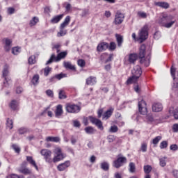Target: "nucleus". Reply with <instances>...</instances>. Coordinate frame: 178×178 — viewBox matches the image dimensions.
<instances>
[{
  "instance_id": "nucleus-27",
  "label": "nucleus",
  "mask_w": 178,
  "mask_h": 178,
  "mask_svg": "<svg viewBox=\"0 0 178 178\" xmlns=\"http://www.w3.org/2000/svg\"><path fill=\"white\" fill-rule=\"evenodd\" d=\"M63 114V109L62 105L58 104L56 106L55 115L56 116H62Z\"/></svg>"
},
{
  "instance_id": "nucleus-42",
  "label": "nucleus",
  "mask_w": 178,
  "mask_h": 178,
  "mask_svg": "<svg viewBox=\"0 0 178 178\" xmlns=\"http://www.w3.org/2000/svg\"><path fill=\"white\" fill-rule=\"evenodd\" d=\"M152 170V167H151L150 165H147L144 166L145 173H147L148 175L149 173H151Z\"/></svg>"
},
{
  "instance_id": "nucleus-50",
  "label": "nucleus",
  "mask_w": 178,
  "mask_h": 178,
  "mask_svg": "<svg viewBox=\"0 0 178 178\" xmlns=\"http://www.w3.org/2000/svg\"><path fill=\"white\" fill-rule=\"evenodd\" d=\"M29 63L30 65H34L35 63V56H31L29 58Z\"/></svg>"
},
{
  "instance_id": "nucleus-25",
  "label": "nucleus",
  "mask_w": 178,
  "mask_h": 178,
  "mask_svg": "<svg viewBox=\"0 0 178 178\" xmlns=\"http://www.w3.org/2000/svg\"><path fill=\"white\" fill-rule=\"evenodd\" d=\"M139 58L144 59L145 58V44H142L140 48Z\"/></svg>"
},
{
  "instance_id": "nucleus-58",
  "label": "nucleus",
  "mask_w": 178,
  "mask_h": 178,
  "mask_svg": "<svg viewBox=\"0 0 178 178\" xmlns=\"http://www.w3.org/2000/svg\"><path fill=\"white\" fill-rule=\"evenodd\" d=\"M146 119L147 120H148V122H150V123H152V122H154V117H152V115L151 114H148L146 116Z\"/></svg>"
},
{
  "instance_id": "nucleus-46",
  "label": "nucleus",
  "mask_w": 178,
  "mask_h": 178,
  "mask_svg": "<svg viewBox=\"0 0 178 178\" xmlns=\"http://www.w3.org/2000/svg\"><path fill=\"white\" fill-rule=\"evenodd\" d=\"M57 80H62L64 77H67L66 74L60 73L55 75Z\"/></svg>"
},
{
  "instance_id": "nucleus-22",
  "label": "nucleus",
  "mask_w": 178,
  "mask_h": 178,
  "mask_svg": "<svg viewBox=\"0 0 178 178\" xmlns=\"http://www.w3.org/2000/svg\"><path fill=\"white\" fill-rule=\"evenodd\" d=\"M46 141L47 143H59L60 141V138L58 136L54 137V136H48L46 138Z\"/></svg>"
},
{
  "instance_id": "nucleus-16",
  "label": "nucleus",
  "mask_w": 178,
  "mask_h": 178,
  "mask_svg": "<svg viewBox=\"0 0 178 178\" xmlns=\"http://www.w3.org/2000/svg\"><path fill=\"white\" fill-rule=\"evenodd\" d=\"M115 111V108L113 107H110L108 110H107L102 115L103 120H108L109 118L112 116V113H113V111Z\"/></svg>"
},
{
  "instance_id": "nucleus-64",
  "label": "nucleus",
  "mask_w": 178,
  "mask_h": 178,
  "mask_svg": "<svg viewBox=\"0 0 178 178\" xmlns=\"http://www.w3.org/2000/svg\"><path fill=\"white\" fill-rule=\"evenodd\" d=\"M172 175H173L174 177L178 178V170H174L172 171Z\"/></svg>"
},
{
  "instance_id": "nucleus-7",
  "label": "nucleus",
  "mask_w": 178,
  "mask_h": 178,
  "mask_svg": "<svg viewBox=\"0 0 178 178\" xmlns=\"http://www.w3.org/2000/svg\"><path fill=\"white\" fill-rule=\"evenodd\" d=\"M124 20V14L120 13V11H117L113 21L114 24H115V26H119V24H122V23H123Z\"/></svg>"
},
{
  "instance_id": "nucleus-57",
  "label": "nucleus",
  "mask_w": 178,
  "mask_h": 178,
  "mask_svg": "<svg viewBox=\"0 0 178 178\" xmlns=\"http://www.w3.org/2000/svg\"><path fill=\"white\" fill-rule=\"evenodd\" d=\"M12 147L14 149V151L17 152V154L20 153V147H19V146H17V145H13Z\"/></svg>"
},
{
  "instance_id": "nucleus-4",
  "label": "nucleus",
  "mask_w": 178,
  "mask_h": 178,
  "mask_svg": "<svg viewBox=\"0 0 178 178\" xmlns=\"http://www.w3.org/2000/svg\"><path fill=\"white\" fill-rule=\"evenodd\" d=\"M66 55H67V52L66 51L60 52V54H58L57 57L55 56V54H52L50 58L46 63V65H49L50 63H52L54 60H55V62H59L60 59H63V58H66Z\"/></svg>"
},
{
  "instance_id": "nucleus-12",
  "label": "nucleus",
  "mask_w": 178,
  "mask_h": 178,
  "mask_svg": "<svg viewBox=\"0 0 178 178\" xmlns=\"http://www.w3.org/2000/svg\"><path fill=\"white\" fill-rule=\"evenodd\" d=\"M126 157H119L118 159L113 161V166L119 169L120 166H123V163H126Z\"/></svg>"
},
{
  "instance_id": "nucleus-48",
  "label": "nucleus",
  "mask_w": 178,
  "mask_h": 178,
  "mask_svg": "<svg viewBox=\"0 0 178 178\" xmlns=\"http://www.w3.org/2000/svg\"><path fill=\"white\" fill-rule=\"evenodd\" d=\"M161 149H163L165 148H168V141L163 140L160 143Z\"/></svg>"
},
{
  "instance_id": "nucleus-30",
  "label": "nucleus",
  "mask_w": 178,
  "mask_h": 178,
  "mask_svg": "<svg viewBox=\"0 0 178 178\" xmlns=\"http://www.w3.org/2000/svg\"><path fill=\"white\" fill-rule=\"evenodd\" d=\"M169 113L170 116H174L175 119H178V111H175V108L170 107L169 109Z\"/></svg>"
},
{
  "instance_id": "nucleus-23",
  "label": "nucleus",
  "mask_w": 178,
  "mask_h": 178,
  "mask_svg": "<svg viewBox=\"0 0 178 178\" xmlns=\"http://www.w3.org/2000/svg\"><path fill=\"white\" fill-rule=\"evenodd\" d=\"M63 18V14L55 16L51 19V23H52L53 24L59 23V22H60V20H62Z\"/></svg>"
},
{
  "instance_id": "nucleus-20",
  "label": "nucleus",
  "mask_w": 178,
  "mask_h": 178,
  "mask_svg": "<svg viewBox=\"0 0 178 178\" xmlns=\"http://www.w3.org/2000/svg\"><path fill=\"white\" fill-rule=\"evenodd\" d=\"M154 5L156 6H159V8H162L163 9H169V6H170L169 3L168 2H165V1L155 2Z\"/></svg>"
},
{
  "instance_id": "nucleus-1",
  "label": "nucleus",
  "mask_w": 178,
  "mask_h": 178,
  "mask_svg": "<svg viewBox=\"0 0 178 178\" xmlns=\"http://www.w3.org/2000/svg\"><path fill=\"white\" fill-rule=\"evenodd\" d=\"M175 23H176V21L173 20V16L172 15L163 16L159 20V24L165 29H170Z\"/></svg>"
},
{
  "instance_id": "nucleus-3",
  "label": "nucleus",
  "mask_w": 178,
  "mask_h": 178,
  "mask_svg": "<svg viewBox=\"0 0 178 178\" xmlns=\"http://www.w3.org/2000/svg\"><path fill=\"white\" fill-rule=\"evenodd\" d=\"M65 109L68 113H79L81 111V107L79 105L68 103L66 104Z\"/></svg>"
},
{
  "instance_id": "nucleus-35",
  "label": "nucleus",
  "mask_w": 178,
  "mask_h": 178,
  "mask_svg": "<svg viewBox=\"0 0 178 178\" xmlns=\"http://www.w3.org/2000/svg\"><path fill=\"white\" fill-rule=\"evenodd\" d=\"M38 22V17H33L29 22V26H31V27H33V26H35V24H37Z\"/></svg>"
},
{
  "instance_id": "nucleus-62",
  "label": "nucleus",
  "mask_w": 178,
  "mask_h": 178,
  "mask_svg": "<svg viewBox=\"0 0 178 178\" xmlns=\"http://www.w3.org/2000/svg\"><path fill=\"white\" fill-rule=\"evenodd\" d=\"M172 130H173L174 133H177V131H178V124H175L172 126Z\"/></svg>"
},
{
  "instance_id": "nucleus-56",
  "label": "nucleus",
  "mask_w": 178,
  "mask_h": 178,
  "mask_svg": "<svg viewBox=\"0 0 178 178\" xmlns=\"http://www.w3.org/2000/svg\"><path fill=\"white\" fill-rule=\"evenodd\" d=\"M78 65L81 67H84L86 66V61L83 59H80L78 60Z\"/></svg>"
},
{
  "instance_id": "nucleus-37",
  "label": "nucleus",
  "mask_w": 178,
  "mask_h": 178,
  "mask_svg": "<svg viewBox=\"0 0 178 178\" xmlns=\"http://www.w3.org/2000/svg\"><path fill=\"white\" fill-rule=\"evenodd\" d=\"M39 80H40V75L35 74L33 76L31 81L34 86H37V84H38Z\"/></svg>"
},
{
  "instance_id": "nucleus-34",
  "label": "nucleus",
  "mask_w": 178,
  "mask_h": 178,
  "mask_svg": "<svg viewBox=\"0 0 178 178\" xmlns=\"http://www.w3.org/2000/svg\"><path fill=\"white\" fill-rule=\"evenodd\" d=\"M85 131L86 134H94L95 133V129L92 127H88L85 128Z\"/></svg>"
},
{
  "instance_id": "nucleus-59",
  "label": "nucleus",
  "mask_w": 178,
  "mask_h": 178,
  "mask_svg": "<svg viewBox=\"0 0 178 178\" xmlns=\"http://www.w3.org/2000/svg\"><path fill=\"white\" fill-rule=\"evenodd\" d=\"M170 149H171V151H177L178 150L177 145L176 144L171 145L170 147Z\"/></svg>"
},
{
  "instance_id": "nucleus-41",
  "label": "nucleus",
  "mask_w": 178,
  "mask_h": 178,
  "mask_svg": "<svg viewBox=\"0 0 178 178\" xmlns=\"http://www.w3.org/2000/svg\"><path fill=\"white\" fill-rule=\"evenodd\" d=\"M129 172L131 173H134L136 172V164H134V163H129Z\"/></svg>"
},
{
  "instance_id": "nucleus-40",
  "label": "nucleus",
  "mask_w": 178,
  "mask_h": 178,
  "mask_svg": "<svg viewBox=\"0 0 178 178\" xmlns=\"http://www.w3.org/2000/svg\"><path fill=\"white\" fill-rule=\"evenodd\" d=\"M161 140H162V136H156L152 140V144H154V145H156V144H158L159 141H161Z\"/></svg>"
},
{
  "instance_id": "nucleus-31",
  "label": "nucleus",
  "mask_w": 178,
  "mask_h": 178,
  "mask_svg": "<svg viewBox=\"0 0 178 178\" xmlns=\"http://www.w3.org/2000/svg\"><path fill=\"white\" fill-rule=\"evenodd\" d=\"M115 38H116V40H117L118 46V47H122V44H123V36H122L119 34H116Z\"/></svg>"
},
{
  "instance_id": "nucleus-18",
  "label": "nucleus",
  "mask_w": 178,
  "mask_h": 178,
  "mask_svg": "<svg viewBox=\"0 0 178 178\" xmlns=\"http://www.w3.org/2000/svg\"><path fill=\"white\" fill-rule=\"evenodd\" d=\"M163 109V106L161 103H154L152 105L153 112H161Z\"/></svg>"
},
{
  "instance_id": "nucleus-45",
  "label": "nucleus",
  "mask_w": 178,
  "mask_h": 178,
  "mask_svg": "<svg viewBox=\"0 0 178 178\" xmlns=\"http://www.w3.org/2000/svg\"><path fill=\"white\" fill-rule=\"evenodd\" d=\"M7 127H8L10 130L13 129V121L9 118L7 120Z\"/></svg>"
},
{
  "instance_id": "nucleus-63",
  "label": "nucleus",
  "mask_w": 178,
  "mask_h": 178,
  "mask_svg": "<svg viewBox=\"0 0 178 178\" xmlns=\"http://www.w3.org/2000/svg\"><path fill=\"white\" fill-rule=\"evenodd\" d=\"M7 178H19V175L16 174H10L8 176H7Z\"/></svg>"
},
{
  "instance_id": "nucleus-53",
  "label": "nucleus",
  "mask_w": 178,
  "mask_h": 178,
  "mask_svg": "<svg viewBox=\"0 0 178 178\" xmlns=\"http://www.w3.org/2000/svg\"><path fill=\"white\" fill-rule=\"evenodd\" d=\"M51 70H52V68L49 67H46L44 69V76H48V74H49V72H51Z\"/></svg>"
},
{
  "instance_id": "nucleus-32",
  "label": "nucleus",
  "mask_w": 178,
  "mask_h": 178,
  "mask_svg": "<svg viewBox=\"0 0 178 178\" xmlns=\"http://www.w3.org/2000/svg\"><path fill=\"white\" fill-rule=\"evenodd\" d=\"M176 72V69L173 68V67H172L170 68V73H171V75L173 77V79L174 80H177V85H176V87L178 88V74L177 75V77H175V73Z\"/></svg>"
},
{
  "instance_id": "nucleus-44",
  "label": "nucleus",
  "mask_w": 178,
  "mask_h": 178,
  "mask_svg": "<svg viewBox=\"0 0 178 178\" xmlns=\"http://www.w3.org/2000/svg\"><path fill=\"white\" fill-rule=\"evenodd\" d=\"M20 48L19 47H13L12 49V54H13L14 55H19V54H20Z\"/></svg>"
},
{
  "instance_id": "nucleus-13",
  "label": "nucleus",
  "mask_w": 178,
  "mask_h": 178,
  "mask_svg": "<svg viewBox=\"0 0 178 178\" xmlns=\"http://www.w3.org/2000/svg\"><path fill=\"white\" fill-rule=\"evenodd\" d=\"M132 76L136 79H140L141 74H143V71L141 70V67L140 65H136L131 70Z\"/></svg>"
},
{
  "instance_id": "nucleus-5",
  "label": "nucleus",
  "mask_w": 178,
  "mask_h": 178,
  "mask_svg": "<svg viewBox=\"0 0 178 178\" xmlns=\"http://www.w3.org/2000/svg\"><path fill=\"white\" fill-rule=\"evenodd\" d=\"M3 79H5L6 82H3L4 87H9V84H10V78H9V65H4L3 70Z\"/></svg>"
},
{
  "instance_id": "nucleus-28",
  "label": "nucleus",
  "mask_w": 178,
  "mask_h": 178,
  "mask_svg": "<svg viewBox=\"0 0 178 178\" xmlns=\"http://www.w3.org/2000/svg\"><path fill=\"white\" fill-rule=\"evenodd\" d=\"M100 168L102 170H104V172H108V170H109V163L106 161L101 163Z\"/></svg>"
},
{
  "instance_id": "nucleus-11",
  "label": "nucleus",
  "mask_w": 178,
  "mask_h": 178,
  "mask_svg": "<svg viewBox=\"0 0 178 178\" xmlns=\"http://www.w3.org/2000/svg\"><path fill=\"white\" fill-rule=\"evenodd\" d=\"M88 119L90 122H92V124H95V126H97L98 129H99L100 130H104V126L102 125V122L100 120H99L98 118H95L92 116H89Z\"/></svg>"
},
{
  "instance_id": "nucleus-61",
  "label": "nucleus",
  "mask_w": 178,
  "mask_h": 178,
  "mask_svg": "<svg viewBox=\"0 0 178 178\" xmlns=\"http://www.w3.org/2000/svg\"><path fill=\"white\" fill-rule=\"evenodd\" d=\"M107 139L108 140V143H113V141H115V136L113 135H109L107 137Z\"/></svg>"
},
{
  "instance_id": "nucleus-55",
  "label": "nucleus",
  "mask_w": 178,
  "mask_h": 178,
  "mask_svg": "<svg viewBox=\"0 0 178 178\" xmlns=\"http://www.w3.org/2000/svg\"><path fill=\"white\" fill-rule=\"evenodd\" d=\"M147 143H143L140 147V151H142V152H147Z\"/></svg>"
},
{
  "instance_id": "nucleus-38",
  "label": "nucleus",
  "mask_w": 178,
  "mask_h": 178,
  "mask_svg": "<svg viewBox=\"0 0 178 178\" xmlns=\"http://www.w3.org/2000/svg\"><path fill=\"white\" fill-rule=\"evenodd\" d=\"M137 80H138L136 77L134 76V75H132V76L129 77L127 81V84H133V83H136V81H137Z\"/></svg>"
},
{
  "instance_id": "nucleus-15",
  "label": "nucleus",
  "mask_w": 178,
  "mask_h": 178,
  "mask_svg": "<svg viewBox=\"0 0 178 178\" xmlns=\"http://www.w3.org/2000/svg\"><path fill=\"white\" fill-rule=\"evenodd\" d=\"M109 48V44L104 42L99 43L97 47V51L98 52H102L103 51H106Z\"/></svg>"
},
{
  "instance_id": "nucleus-33",
  "label": "nucleus",
  "mask_w": 178,
  "mask_h": 178,
  "mask_svg": "<svg viewBox=\"0 0 178 178\" xmlns=\"http://www.w3.org/2000/svg\"><path fill=\"white\" fill-rule=\"evenodd\" d=\"M137 60V54H130L129 56V63H134Z\"/></svg>"
},
{
  "instance_id": "nucleus-21",
  "label": "nucleus",
  "mask_w": 178,
  "mask_h": 178,
  "mask_svg": "<svg viewBox=\"0 0 178 178\" xmlns=\"http://www.w3.org/2000/svg\"><path fill=\"white\" fill-rule=\"evenodd\" d=\"M63 67L65 69H69L70 70H76V67L72 65V63L69 61H64L63 62Z\"/></svg>"
},
{
  "instance_id": "nucleus-9",
  "label": "nucleus",
  "mask_w": 178,
  "mask_h": 178,
  "mask_svg": "<svg viewBox=\"0 0 178 178\" xmlns=\"http://www.w3.org/2000/svg\"><path fill=\"white\" fill-rule=\"evenodd\" d=\"M138 110L141 115H147L148 110L147 109V103L143 99L138 102Z\"/></svg>"
},
{
  "instance_id": "nucleus-14",
  "label": "nucleus",
  "mask_w": 178,
  "mask_h": 178,
  "mask_svg": "<svg viewBox=\"0 0 178 178\" xmlns=\"http://www.w3.org/2000/svg\"><path fill=\"white\" fill-rule=\"evenodd\" d=\"M70 166V161H66L64 163H60L57 166V170H58V172H63L66 170V169H67V168H69Z\"/></svg>"
},
{
  "instance_id": "nucleus-6",
  "label": "nucleus",
  "mask_w": 178,
  "mask_h": 178,
  "mask_svg": "<svg viewBox=\"0 0 178 178\" xmlns=\"http://www.w3.org/2000/svg\"><path fill=\"white\" fill-rule=\"evenodd\" d=\"M139 40L141 42L148 38V26L145 25L139 32Z\"/></svg>"
},
{
  "instance_id": "nucleus-49",
  "label": "nucleus",
  "mask_w": 178,
  "mask_h": 178,
  "mask_svg": "<svg viewBox=\"0 0 178 178\" xmlns=\"http://www.w3.org/2000/svg\"><path fill=\"white\" fill-rule=\"evenodd\" d=\"M118 130H119V129L118 128V126L113 125L111 127L109 131L110 133H117Z\"/></svg>"
},
{
  "instance_id": "nucleus-51",
  "label": "nucleus",
  "mask_w": 178,
  "mask_h": 178,
  "mask_svg": "<svg viewBox=\"0 0 178 178\" xmlns=\"http://www.w3.org/2000/svg\"><path fill=\"white\" fill-rule=\"evenodd\" d=\"M138 16H139V17H141L142 19H147V13L143 11H139L138 13Z\"/></svg>"
},
{
  "instance_id": "nucleus-17",
  "label": "nucleus",
  "mask_w": 178,
  "mask_h": 178,
  "mask_svg": "<svg viewBox=\"0 0 178 178\" xmlns=\"http://www.w3.org/2000/svg\"><path fill=\"white\" fill-rule=\"evenodd\" d=\"M3 42L4 44L5 50L7 52H8V51H10V48H12V40L8 38H5L3 40Z\"/></svg>"
},
{
  "instance_id": "nucleus-39",
  "label": "nucleus",
  "mask_w": 178,
  "mask_h": 178,
  "mask_svg": "<svg viewBox=\"0 0 178 178\" xmlns=\"http://www.w3.org/2000/svg\"><path fill=\"white\" fill-rule=\"evenodd\" d=\"M58 98L60 99H65L67 98L66 93L65 92V90H60L58 92Z\"/></svg>"
},
{
  "instance_id": "nucleus-36",
  "label": "nucleus",
  "mask_w": 178,
  "mask_h": 178,
  "mask_svg": "<svg viewBox=\"0 0 178 178\" xmlns=\"http://www.w3.org/2000/svg\"><path fill=\"white\" fill-rule=\"evenodd\" d=\"M67 34V31L63 28H60V31L57 33L58 37H63Z\"/></svg>"
},
{
  "instance_id": "nucleus-52",
  "label": "nucleus",
  "mask_w": 178,
  "mask_h": 178,
  "mask_svg": "<svg viewBox=\"0 0 178 178\" xmlns=\"http://www.w3.org/2000/svg\"><path fill=\"white\" fill-rule=\"evenodd\" d=\"M140 63L142 65L144 64L146 67H148L149 66V60H145L144 58L140 59Z\"/></svg>"
},
{
  "instance_id": "nucleus-29",
  "label": "nucleus",
  "mask_w": 178,
  "mask_h": 178,
  "mask_svg": "<svg viewBox=\"0 0 178 178\" xmlns=\"http://www.w3.org/2000/svg\"><path fill=\"white\" fill-rule=\"evenodd\" d=\"M19 106V102L16 100H12L10 103V107L13 109V111L17 110V108Z\"/></svg>"
},
{
  "instance_id": "nucleus-43",
  "label": "nucleus",
  "mask_w": 178,
  "mask_h": 178,
  "mask_svg": "<svg viewBox=\"0 0 178 178\" xmlns=\"http://www.w3.org/2000/svg\"><path fill=\"white\" fill-rule=\"evenodd\" d=\"M160 165L162 166V168H164V166H166V157H162L159 159Z\"/></svg>"
},
{
  "instance_id": "nucleus-60",
  "label": "nucleus",
  "mask_w": 178,
  "mask_h": 178,
  "mask_svg": "<svg viewBox=\"0 0 178 178\" xmlns=\"http://www.w3.org/2000/svg\"><path fill=\"white\" fill-rule=\"evenodd\" d=\"M73 126L74 127H80L81 124L79 120H74L73 121Z\"/></svg>"
},
{
  "instance_id": "nucleus-8",
  "label": "nucleus",
  "mask_w": 178,
  "mask_h": 178,
  "mask_svg": "<svg viewBox=\"0 0 178 178\" xmlns=\"http://www.w3.org/2000/svg\"><path fill=\"white\" fill-rule=\"evenodd\" d=\"M26 166H27V161H24L21 164V166L18 168V172L19 173H22V175H25V176L31 175V170L26 168Z\"/></svg>"
},
{
  "instance_id": "nucleus-54",
  "label": "nucleus",
  "mask_w": 178,
  "mask_h": 178,
  "mask_svg": "<svg viewBox=\"0 0 178 178\" xmlns=\"http://www.w3.org/2000/svg\"><path fill=\"white\" fill-rule=\"evenodd\" d=\"M46 94L47 97H50V98H54V91L51 89L46 90Z\"/></svg>"
},
{
  "instance_id": "nucleus-10",
  "label": "nucleus",
  "mask_w": 178,
  "mask_h": 178,
  "mask_svg": "<svg viewBox=\"0 0 178 178\" xmlns=\"http://www.w3.org/2000/svg\"><path fill=\"white\" fill-rule=\"evenodd\" d=\"M41 155L44 156V159L46 162L49 163H52V159H51V156L52 155V152L50 150L43 149L40 152Z\"/></svg>"
},
{
  "instance_id": "nucleus-26",
  "label": "nucleus",
  "mask_w": 178,
  "mask_h": 178,
  "mask_svg": "<svg viewBox=\"0 0 178 178\" xmlns=\"http://www.w3.org/2000/svg\"><path fill=\"white\" fill-rule=\"evenodd\" d=\"M69 23H70V16L68 15L65 17L64 22L60 24V28L65 29V27H67V26H69Z\"/></svg>"
},
{
  "instance_id": "nucleus-2",
  "label": "nucleus",
  "mask_w": 178,
  "mask_h": 178,
  "mask_svg": "<svg viewBox=\"0 0 178 178\" xmlns=\"http://www.w3.org/2000/svg\"><path fill=\"white\" fill-rule=\"evenodd\" d=\"M54 152L56 154L52 159V162H54V163H56V162H60V161H63V159L66 158V154L62 152V149H60V147H56Z\"/></svg>"
},
{
  "instance_id": "nucleus-47",
  "label": "nucleus",
  "mask_w": 178,
  "mask_h": 178,
  "mask_svg": "<svg viewBox=\"0 0 178 178\" xmlns=\"http://www.w3.org/2000/svg\"><path fill=\"white\" fill-rule=\"evenodd\" d=\"M109 51H115L116 49V43L115 42H111L110 46H108Z\"/></svg>"
},
{
  "instance_id": "nucleus-24",
  "label": "nucleus",
  "mask_w": 178,
  "mask_h": 178,
  "mask_svg": "<svg viewBox=\"0 0 178 178\" xmlns=\"http://www.w3.org/2000/svg\"><path fill=\"white\" fill-rule=\"evenodd\" d=\"M97 83V78L94 76H90L86 79V84L88 86H94V84Z\"/></svg>"
},
{
  "instance_id": "nucleus-19",
  "label": "nucleus",
  "mask_w": 178,
  "mask_h": 178,
  "mask_svg": "<svg viewBox=\"0 0 178 178\" xmlns=\"http://www.w3.org/2000/svg\"><path fill=\"white\" fill-rule=\"evenodd\" d=\"M26 161H27V162H29V163H30V165L33 166V168H35L36 169V170H38V165H37L35 161H34V159H33V156H26Z\"/></svg>"
}]
</instances>
